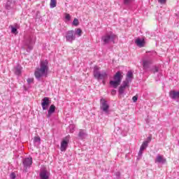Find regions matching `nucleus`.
<instances>
[{"label":"nucleus","mask_w":179,"mask_h":179,"mask_svg":"<svg viewBox=\"0 0 179 179\" xmlns=\"http://www.w3.org/2000/svg\"><path fill=\"white\" fill-rule=\"evenodd\" d=\"M47 73H48V61L42 60L40 63V67L35 71V78L37 80H41V78L47 76Z\"/></svg>","instance_id":"1"},{"label":"nucleus","mask_w":179,"mask_h":179,"mask_svg":"<svg viewBox=\"0 0 179 179\" xmlns=\"http://www.w3.org/2000/svg\"><path fill=\"white\" fill-rule=\"evenodd\" d=\"M122 78H124V76H122L121 71H117L113 76L114 80L110 81V86H113L114 89H117L118 86L121 85Z\"/></svg>","instance_id":"2"},{"label":"nucleus","mask_w":179,"mask_h":179,"mask_svg":"<svg viewBox=\"0 0 179 179\" xmlns=\"http://www.w3.org/2000/svg\"><path fill=\"white\" fill-rule=\"evenodd\" d=\"M100 68L99 66H95L94 68V77L95 79H97L98 80H103V79H107L108 75L107 74V72L102 71L101 73L99 71Z\"/></svg>","instance_id":"3"},{"label":"nucleus","mask_w":179,"mask_h":179,"mask_svg":"<svg viewBox=\"0 0 179 179\" xmlns=\"http://www.w3.org/2000/svg\"><path fill=\"white\" fill-rule=\"evenodd\" d=\"M64 38H66V43H73L76 40V32L74 30H69L65 32Z\"/></svg>","instance_id":"4"},{"label":"nucleus","mask_w":179,"mask_h":179,"mask_svg":"<svg viewBox=\"0 0 179 179\" xmlns=\"http://www.w3.org/2000/svg\"><path fill=\"white\" fill-rule=\"evenodd\" d=\"M116 38L117 35L113 32H109L102 36V41H103V44H108L110 43H115Z\"/></svg>","instance_id":"5"},{"label":"nucleus","mask_w":179,"mask_h":179,"mask_svg":"<svg viewBox=\"0 0 179 179\" xmlns=\"http://www.w3.org/2000/svg\"><path fill=\"white\" fill-rule=\"evenodd\" d=\"M100 109L101 111L105 113V114H108V110H110V105L107 101L104 99H101L100 100Z\"/></svg>","instance_id":"6"},{"label":"nucleus","mask_w":179,"mask_h":179,"mask_svg":"<svg viewBox=\"0 0 179 179\" xmlns=\"http://www.w3.org/2000/svg\"><path fill=\"white\" fill-rule=\"evenodd\" d=\"M22 164L24 166V170L25 173H27V169H30L33 164V158L27 157L22 160Z\"/></svg>","instance_id":"7"},{"label":"nucleus","mask_w":179,"mask_h":179,"mask_svg":"<svg viewBox=\"0 0 179 179\" xmlns=\"http://www.w3.org/2000/svg\"><path fill=\"white\" fill-rule=\"evenodd\" d=\"M25 45L27 47V52H30L33 50V45H34V41L31 37H29L25 41Z\"/></svg>","instance_id":"8"},{"label":"nucleus","mask_w":179,"mask_h":179,"mask_svg":"<svg viewBox=\"0 0 179 179\" xmlns=\"http://www.w3.org/2000/svg\"><path fill=\"white\" fill-rule=\"evenodd\" d=\"M69 143V138L66 136L64 139L62 140L60 146L61 152H65L66 150V148H68V145Z\"/></svg>","instance_id":"9"},{"label":"nucleus","mask_w":179,"mask_h":179,"mask_svg":"<svg viewBox=\"0 0 179 179\" xmlns=\"http://www.w3.org/2000/svg\"><path fill=\"white\" fill-rule=\"evenodd\" d=\"M50 104H51V101L50 100V98L44 97L42 99L41 106L43 110H48Z\"/></svg>","instance_id":"10"},{"label":"nucleus","mask_w":179,"mask_h":179,"mask_svg":"<svg viewBox=\"0 0 179 179\" xmlns=\"http://www.w3.org/2000/svg\"><path fill=\"white\" fill-rule=\"evenodd\" d=\"M132 79H134V73L132 71H129L126 75V79L124 82L129 85V83L132 82Z\"/></svg>","instance_id":"11"},{"label":"nucleus","mask_w":179,"mask_h":179,"mask_svg":"<svg viewBox=\"0 0 179 179\" xmlns=\"http://www.w3.org/2000/svg\"><path fill=\"white\" fill-rule=\"evenodd\" d=\"M167 162L166 158L163 157V155H157L156 159H155V163H159V164H165Z\"/></svg>","instance_id":"12"},{"label":"nucleus","mask_w":179,"mask_h":179,"mask_svg":"<svg viewBox=\"0 0 179 179\" xmlns=\"http://www.w3.org/2000/svg\"><path fill=\"white\" fill-rule=\"evenodd\" d=\"M127 87H129V84L123 81L122 85L119 87V94H124Z\"/></svg>","instance_id":"13"},{"label":"nucleus","mask_w":179,"mask_h":179,"mask_svg":"<svg viewBox=\"0 0 179 179\" xmlns=\"http://www.w3.org/2000/svg\"><path fill=\"white\" fill-rule=\"evenodd\" d=\"M169 97L173 100L179 99V91L171 90L169 92Z\"/></svg>","instance_id":"14"},{"label":"nucleus","mask_w":179,"mask_h":179,"mask_svg":"<svg viewBox=\"0 0 179 179\" xmlns=\"http://www.w3.org/2000/svg\"><path fill=\"white\" fill-rule=\"evenodd\" d=\"M54 113H55V106L51 105L49 108V110H48L47 117L50 118V117H51V115L54 114Z\"/></svg>","instance_id":"15"},{"label":"nucleus","mask_w":179,"mask_h":179,"mask_svg":"<svg viewBox=\"0 0 179 179\" xmlns=\"http://www.w3.org/2000/svg\"><path fill=\"white\" fill-rule=\"evenodd\" d=\"M87 136V134H86V131L83 129H80L79 133H78V138L80 139H85Z\"/></svg>","instance_id":"16"},{"label":"nucleus","mask_w":179,"mask_h":179,"mask_svg":"<svg viewBox=\"0 0 179 179\" xmlns=\"http://www.w3.org/2000/svg\"><path fill=\"white\" fill-rule=\"evenodd\" d=\"M150 64H152L150 62V61H149V60H143V69H149V67L150 66Z\"/></svg>","instance_id":"17"},{"label":"nucleus","mask_w":179,"mask_h":179,"mask_svg":"<svg viewBox=\"0 0 179 179\" xmlns=\"http://www.w3.org/2000/svg\"><path fill=\"white\" fill-rule=\"evenodd\" d=\"M41 179H48V175H47V171H41L39 173Z\"/></svg>","instance_id":"18"},{"label":"nucleus","mask_w":179,"mask_h":179,"mask_svg":"<svg viewBox=\"0 0 179 179\" xmlns=\"http://www.w3.org/2000/svg\"><path fill=\"white\" fill-rule=\"evenodd\" d=\"M136 44L138 47H143L145 44V40H141V38H137L136 40Z\"/></svg>","instance_id":"19"},{"label":"nucleus","mask_w":179,"mask_h":179,"mask_svg":"<svg viewBox=\"0 0 179 179\" xmlns=\"http://www.w3.org/2000/svg\"><path fill=\"white\" fill-rule=\"evenodd\" d=\"M15 75H20L22 73V66L20 65H17L15 69Z\"/></svg>","instance_id":"20"},{"label":"nucleus","mask_w":179,"mask_h":179,"mask_svg":"<svg viewBox=\"0 0 179 179\" xmlns=\"http://www.w3.org/2000/svg\"><path fill=\"white\" fill-rule=\"evenodd\" d=\"M6 9L7 10H10L12 9V1H8L6 3Z\"/></svg>","instance_id":"21"},{"label":"nucleus","mask_w":179,"mask_h":179,"mask_svg":"<svg viewBox=\"0 0 179 179\" xmlns=\"http://www.w3.org/2000/svg\"><path fill=\"white\" fill-rule=\"evenodd\" d=\"M50 6L51 9L55 8L57 6V0H50Z\"/></svg>","instance_id":"22"},{"label":"nucleus","mask_w":179,"mask_h":179,"mask_svg":"<svg viewBox=\"0 0 179 179\" xmlns=\"http://www.w3.org/2000/svg\"><path fill=\"white\" fill-rule=\"evenodd\" d=\"M148 143H149L148 141H144L143 143V144L141 145V146L140 148V150H144L148 147Z\"/></svg>","instance_id":"23"},{"label":"nucleus","mask_w":179,"mask_h":179,"mask_svg":"<svg viewBox=\"0 0 179 179\" xmlns=\"http://www.w3.org/2000/svg\"><path fill=\"white\" fill-rule=\"evenodd\" d=\"M34 142L35 143H38V145H40L41 142V138H40L39 136H36L34 138Z\"/></svg>","instance_id":"24"},{"label":"nucleus","mask_w":179,"mask_h":179,"mask_svg":"<svg viewBox=\"0 0 179 179\" xmlns=\"http://www.w3.org/2000/svg\"><path fill=\"white\" fill-rule=\"evenodd\" d=\"M76 35L77 34L78 36V37H80V36H82V29H77L75 31Z\"/></svg>","instance_id":"25"},{"label":"nucleus","mask_w":179,"mask_h":179,"mask_svg":"<svg viewBox=\"0 0 179 179\" xmlns=\"http://www.w3.org/2000/svg\"><path fill=\"white\" fill-rule=\"evenodd\" d=\"M73 26H79V20L78 18H75L73 21Z\"/></svg>","instance_id":"26"},{"label":"nucleus","mask_w":179,"mask_h":179,"mask_svg":"<svg viewBox=\"0 0 179 179\" xmlns=\"http://www.w3.org/2000/svg\"><path fill=\"white\" fill-rule=\"evenodd\" d=\"M11 33H13V34H17V29L15 27H11Z\"/></svg>","instance_id":"27"},{"label":"nucleus","mask_w":179,"mask_h":179,"mask_svg":"<svg viewBox=\"0 0 179 179\" xmlns=\"http://www.w3.org/2000/svg\"><path fill=\"white\" fill-rule=\"evenodd\" d=\"M142 152H143V150H139L138 154V157H137L138 160H141V159H142V155L143 153Z\"/></svg>","instance_id":"28"},{"label":"nucleus","mask_w":179,"mask_h":179,"mask_svg":"<svg viewBox=\"0 0 179 179\" xmlns=\"http://www.w3.org/2000/svg\"><path fill=\"white\" fill-rule=\"evenodd\" d=\"M27 82L28 85H30V83H33V82H34V78H28L27 80Z\"/></svg>","instance_id":"29"},{"label":"nucleus","mask_w":179,"mask_h":179,"mask_svg":"<svg viewBox=\"0 0 179 179\" xmlns=\"http://www.w3.org/2000/svg\"><path fill=\"white\" fill-rule=\"evenodd\" d=\"M133 0H124V5H129Z\"/></svg>","instance_id":"30"},{"label":"nucleus","mask_w":179,"mask_h":179,"mask_svg":"<svg viewBox=\"0 0 179 179\" xmlns=\"http://www.w3.org/2000/svg\"><path fill=\"white\" fill-rule=\"evenodd\" d=\"M10 179L16 178V174H15V173H11V174L10 175Z\"/></svg>","instance_id":"31"},{"label":"nucleus","mask_w":179,"mask_h":179,"mask_svg":"<svg viewBox=\"0 0 179 179\" xmlns=\"http://www.w3.org/2000/svg\"><path fill=\"white\" fill-rule=\"evenodd\" d=\"M132 100L134 101V103H136V101H138V96H134L132 97Z\"/></svg>","instance_id":"32"},{"label":"nucleus","mask_w":179,"mask_h":179,"mask_svg":"<svg viewBox=\"0 0 179 179\" xmlns=\"http://www.w3.org/2000/svg\"><path fill=\"white\" fill-rule=\"evenodd\" d=\"M65 19L66 20H71V15L69 14H66Z\"/></svg>","instance_id":"33"},{"label":"nucleus","mask_w":179,"mask_h":179,"mask_svg":"<svg viewBox=\"0 0 179 179\" xmlns=\"http://www.w3.org/2000/svg\"><path fill=\"white\" fill-rule=\"evenodd\" d=\"M152 71H153L154 73H156L159 72V68L155 66Z\"/></svg>","instance_id":"34"},{"label":"nucleus","mask_w":179,"mask_h":179,"mask_svg":"<svg viewBox=\"0 0 179 179\" xmlns=\"http://www.w3.org/2000/svg\"><path fill=\"white\" fill-rule=\"evenodd\" d=\"M115 176L117 178H120V176H121V173L120 172H116Z\"/></svg>","instance_id":"35"},{"label":"nucleus","mask_w":179,"mask_h":179,"mask_svg":"<svg viewBox=\"0 0 179 179\" xmlns=\"http://www.w3.org/2000/svg\"><path fill=\"white\" fill-rule=\"evenodd\" d=\"M159 3H166V0H158Z\"/></svg>","instance_id":"36"},{"label":"nucleus","mask_w":179,"mask_h":179,"mask_svg":"<svg viewBox=\"0 0 179 179\" xmlns=\"http://www.w3.org/2000/svg\"><path fill=\"white\" fill-rule=\"evenodd\" d=\"M115 93H117V90H113L111 91V94H113V96H114V94H115Z\"/></svg>","instance_id":"37"},{"label":"nucleus","mask_w":179,"mask_h":179,"mask_svg":"<svg viewBox=\"0 0 179 179\" xmlns=\"http://www.w3.org/2000/svg\"><path fill=\"white\" fill-rule=\"evenodd\" d=\"M152 55H156V52H152Z\"/></svg>","instance_id":"38"},{"label":"nucleus","mask_w":179,"mask_h":179,"mask_svg":"<svg viewBox=\"0 0 179 179\" xmlns=\"http://www.w3.org/2000/svg\"><path fill=\"white\" fill-rule=\"evenodd\" d=\"M70 127H73V126H70Z\"/></svg>","instance_id":"39"}]
</instances>
